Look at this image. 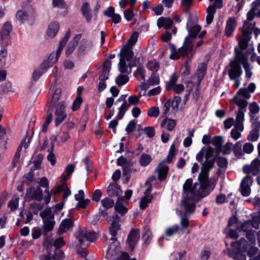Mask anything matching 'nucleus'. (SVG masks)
<instances>
[{"mask_svg":"<svg viewBox=\"0 0 260 260\" xmlns=\"http://www.w3.org/2000/svg\"><path fill=\"white\" fill-rule=\"evenodd\" d=\"M70 36V30H68L66 32L64 36L59 42L57 50L55 52H52L48 56L47 59L42 63V64L48 69L52 67L53 65L57 62L60 56L61 53L63 48L68 41Z\"/></svg>","mask_w":260,"mask_h":260,"instance_id":"6e6552de","label":"nucleus"},{"mask_svg":"<svg viewBox=\"0 0 260 260\" xmlns=\"http://www.w3.org/2000/svg\"><path fill=\"white\" fill-rule=\"evenodd\" d=\"M36 12L35 8L31 6H29L26 10H19L17 11L15 17L17 20L21 22L28 21L33 22L36 17Z\"/></svg>","mask_w":260,"mask_h":260,"instance_id":"9d476101","label":"nucleus"},{"mask_svg":"<svg viewBox=\"0 0 260 260\" xmlns=\"http://www.w3.org/2000/svg\"><path fill=\"white\" fill-rule=\"evenodd\" d=\"M90 201L88 199L82 200L79 201L76 205L75 208L77 209H84L90 203Z\"/></svg>","mask_w":260,"mask_h":260,"instance_id":"69168bd1","label":"nucleus"},{"mask_svg":"<svg viewBox=\"0 0 260 260\" xmlns=\"http://www.w3.org/2000/svg\"><path fill=\"white\" fill-rule=\"evenodd\" d=\"M242 65L244 69L245 77L249 80L252 75V66L248 62V54H244L242 52Z\"/></svg>","mask_w":260,"mask_h":260,"instance_id":"aec40b11","label":"nucleus"},{"mask_svg":"<svg viewBox=\"0 0 260 260\" xmlns=\"http://www.w3.org/2000/svg\"><path fill=\"white\" fill-rule=\"evenodd\" d=\"M127 202L125 201L123 198L118 199L115 205L116 211L121 215L125 214L127 212V209L125 206Z\"/></svg>","mask_w":260,"mask_h":260,"instance_id":"cd10ccee","label":"nucleus"},{"mask_svg":"<svg viewBox=\"0 0 260 260\" xmlns=\"http://www.w3.org/2000/svg\"><path fill=\"white\" fill-rule=\"evenodd\" d=\"M151 161V157L149 154H143L140 158V163L142 166H146Z\"/></svg>","mask_w":260,"mask_h":260,"instance_id":"09e8293b","label":"nucleus"},{"mask_svg":"<svg viewBox=\"0 0 260 260\" xmlns=\"http://www.w3.org/2000/svg\"><path fill=\"white\" fill-rule=\"evenodd\" d=\"M165 161L166 159L160 162L156 169L158 173V178L160 181L164 180L168 173L169 168L165 164Z\"/></svg>","mask_w":260,"mask_h":260,"instance_id":"4be33fe9","label":"nucleus"},{"mask_svg":"<svg viewBox=\"0 0 260 260\" xmlns=\"http://www.w3.org/2000/svg\"><path fill=\"white\" fill-rule=\"evenodd\" d=\"M61 90L60 88H57L54 91L51 102L49 104V108L47 111L48 114L54 112L55 122L56 126H57L67 117L66 113V103L63 96L61 95Z\"/></svg>","mask_w":260,"mask_h":260,"instance_id":"39448f33","label":"nucleus"},{"mask_svg":"<svg viewBox=\"0 0 260 260\" xmlns=\"http://www.w3.org/2000/svg\"><path fill=\"white\" fill-rule=\"evenodd\" d=\"M26 197L30 200L41 201L43 197V191L40 187L30 188L27 190Z\"/></svg>","mask_w":260,"mask_h":260,"instance_id":"6ab92c4d","label":"nucleus"},{"mask_svg":"<svg viewBox=\"0 0 260 260\" xmlns=\"http://www.w3.org/2000/svg\"><path fill=\"white\" fill-rule=\"evenodd\" d=\"M159 83L160 79L159 76L155 74H152L147 82L146 83H143L141 86L143 89H147L149 86L157 85Z\"/></svg>","mask_w":260,"mask_h":260,"instance_id":"b1692460","label":"nucleus"},{"mask_svg":"<svg viewBox=\"0 0 260 260\" xmlns=\"http://www.w3.org/2000/svg\"><path fill=\"white\" fill-rule=\"evenodd\" d=\"M185 251H182L180 252H173L172 253L171 255L173 257L172 260H182L183 257H184Z\"/></svg>","mask_w":260,"mask_h":260,"instance_id":"774afa93","label":"nucleus"},{"mask_svg":"<svg viewBox=\"0 0 260 260\" xmlns=\"http://www.w3.org/2000/svg\"><path fill=\"white\" fill-rule=\"evenodd\" d=\"M242 142L239 141L233 146V152L236 156L240 157L243 155V149H242Z\"/></svg>","mask_w":260,"mask_h":260,"instance_id":"79ce46f5","label":"nucleus"},{"mask_svg":"<svg viewBox=\"0 0 260 260\" xmlns=\"http://www.w3.org/2000/svg\"><path fill=\"white\" fill-rule=\"evenodd\" d=\"M59 28L60 25L58 22L55 21L50 23L46 31L47 37L49 38H54L56 36Z\"/></svg>","mask_w":260,"mask_h":260,"instance_id":"5701e85b","label":"nucleus"},{"mask_svg":"<svg viewBox=\"0 0 260 260\" xmlns=\"http://www.w3.org/2000/svg\"><path fill=\"white\" fill-rule=\"evenodd\" d=\"M236 20L235 18L230 17L227 20L225 30L226 36H231L236 27Z\"/></svg>","mask_w":260,"mask_h":260,"instance_id":"393cba45","label":"nucleus"},{"mask_svg":"<svg viewBox=\"0 0 260 260\" xmlns=\"http://www.w3.org/2000/svg\"><path fill=\"white\" fill-rule=\"evenodd\" d=\"M161 91L160 86H158L154 88L149 90L147 93V95L148 96H152L159 94Z\"/></svg>","mask_w":260,"mask_h":260,"instance_id":"e2e57ef3","label":"nucleus"},{"mask_svg":"<svg viewBox=\"0 0 260 260\" xmlns=\"http://www.w3.org/2000/svg\"><path fill=\"white\" fill-rule=\"evenodd\" d=\"M149 70L157 72L159 69V63L156 60H149L147 65Z\"/></svg>","mask_w":260,"mask_h":260,"instance_id":"de8ad7c7","label":"nucleus"},{"mask_svg":"<svg viewBox=\"0 0 260 260\" xmlns=\"http://www.w3.org/2000/svg\"><path fill=\"white\" fill-rule=\"evenodd\" d=\"M213 149L210 146L203 147L196 155V159L201 162V172L199 175V183L192 185L190 179L183 184L182 207L186 213H192L196 208V203L201 198L208 195L212 189L209 185L208 172L213 167L215 158L213 157Z\"/></svg>","mask_w":260,"mask_h":260,"instance_id":"f257e3e1","label":"nucleus"},{"mask_svg":"<svg viewBox=\"0 0 260 260\" xmlns=\"http://www.w3.org/2000/svg\"><path fill=\"white\" fill-rule=\"evenodd\" d=\"M181 103V98L178 96H175L173 100L171 101V105L172 109L171 113L173 115H175L176 113L179 110V106Z\"/></svg>","mask_w":260,"mask_h":260,"instance_id":"72a5a7b5","label":"nucleus"},{"mask_svg":"<svg viewBox=\"0 0 260 260\" xmlns=\"http://www.w3.org/2000/svg\"><path fill=\"white\" fill-rule=\"evenodd\" d=\"M77 238L80 243L87 246L89 243L86 242H93L97 238V236L95 232L84 229L79 231L78 235H77Z\"/></svg>","mask_w":260,"mask_h":260,"instance_id":"ddd939ff","label":"nucleus"},{"mask_svg":"<svg viewBox=\"0 0 260 260\" xmlns=\"http://www.w3.org/2000/svg\"><path fill=\"white\" fill-rule=\"evenodd\" d=\"M252 183V178L249 176L244 177L241 183V192L243 196H248L251 192L250 186Z\"/></svg>","mask_w":260,"mask_h":260,"instance_id":"a211bd4d","label":"nucleus"},{"mask_svg":"<svg viewBox=\"0 0 260 260\" xmlns=\"http://www.w3.org/2000/svg\"><path fill=\"white\" fill-rule=\"evenodd\" d=\"M29 142H30V138H25V139L21 142L17 151L16 152V153L15 154L14 159V162H13V165L14 164L15 161L18 160V159L20 157V153L19 152V149L21 148L22 147H24V149H27L29 146Z\"/></svg>","mask_w":260,"mask_h":260,"instance_id":"37998d69","label":"nucleus"},{"mask_svg":"<svg viewBox=\"0 0 260 260\" xmlns=\"http://www.w3.org/2000/svg\"><path fill=\"white\" fill-rule=\"evenodd\" d=\"M61 192L63 193L64 199L68 198L71 194V190L66 185L58 186L54 190V193H58Z\"/></svg>","mask_w":260,"mask_h":260,"instance_id":"a19ab883","label":"nucleus"},{"mask_svg":"<svg viewBox=\"0 0 260 260\" xmlns=\"http://www.w3.org/2000/svg\"><path fill=\"white\" fill-rule=\"evenodd\" d=\"M186 26L188 35L185 38L184 43L179 51L183 56L190 60L194 54L192 43L200 31L201 27L197 24H194L191 20L188 21Z\"/></svg>","mask_w":260,"mask_h":260,"instance_id":"423d86ee","label":"nucleus"},{"mask_svg":"<svg viewBox=\"0 0 260 260\" xmlns=\"http://www.w3.org/2000/svg\"><path fill=\"white\" fill-rule=\"evenodd\" d=\"M243 129V126L240 125H235V127L233 128L231 132V137L235 140H237L241 137V133Z\"/></svg>","mask_w":260,"mask_h":260,"instance_id":"58836bf2","label":"nucleus"},{"mask_svg":"<svg viewBox=\"0 0 260 260\" xmlns=\"http://www.w3.org/2000/svg\"><path fill=\"white\" fill-rule=\"evenodd\" d=\"M256 88L254 83H250L247 88L242 87L240 88L236 95L234 97L233 101L238 107H246L248 104L246 100L251 97V93H253Z\"/></svg>","mask_w":260,"mask_h":260,"instance_id":"1a4fd4ad","label":"nucleus"},{"mask_svg":"<svg viewBox=\"0 0 260 260\" xmlns=\"http://www.w3.org/2000/svg\"><path fill=\"white\" fill-rule=\"evenodd\" d=\"M81 11L83 15L85 18L87 22H90L92 18V14L91 13L89 6L88 3L85 2L81 7Z\"/></svg>","mask_w":260,"mask_h":260,"instance_id":"2f4dec72","label":"nucleus"},{"mask_svg":"<svg viewBox=\"0 0 260 260\" xmlns=\"http://www.w3.org/2000/svg\"><path fill=\"white\" fill-rule=\"evenodd\" d=\"M40 216L43 218V228L45 232L51 231L54 225L53 220L54 215L50 208H47L40 213Z\"/></svg>","mask_w":260,"mask_h":260,"instance_id":"f8f14e48","label":"nucleus"},{"mask_svg":"<svg viewBox=\"0 0 260 260\" xmlns=\"http://www.w3.org/2000/svg\"><path fill=\"white\" fill-rule=\"evenodd\" d=\"M250 31L244 26L242 31V36L239 40V45L240 51L235 49L236 55L235 59L230 63V69L228 74L231 79H236L242 75L243 71L241 67L242 65V51L246 47L248 48L249 53L254 50V47L251 44H248L250 40Z\"/></svg>","mask_w":260,"mask_h":260,"instance_id":"7ed1b4c3","label":"nucleus"},{"mask_svg":"<svg viewBox=\"0 0 260 260\" xmlns=\"http://www.w3.org/2000/svg\"><path fill=\"white\" fill-rule=\"evenodd\" d=\"M177 80L178 77L175 75H172L170 80L167 83V90L173 89L176 94H179L182 92L184 89V86L182 84H176Z\"/></svg>","mask_w":260,"mask_h":260,"instance_id":"dca6fc26","label":"nucleus"},{"mask_svg":"<svg viewBox=\"0 0 260 260\" xmlns=\"http://www.w3.org/2000/svg\"><path fill=\"white\" fill-rule=\"evenodd\" d=\"M7 51L4 47L0 50V66H4L6 64V58L7 57Z\"/></svg>","mask_w":260,"mask_h":260,"instance_id":"603ef678","label":"nucleus"},{"mask_svg":"<svg viewBox=\"0 0 260 260\" xmlns=\"http://www.w3.org/2000/svg\"><path fill=\"white\" fill-rule=\"evenodd\" d=\"M107 191L110 196H118L121 192L119 186L115 183L110 184L107 188Z\"/></svg>","mask_w":260,"mask_h":260,"instance_id":"f704fd0d","label":"nucleus"},{"mask_svg":"<svg viewBox=\"0 0 260 260\" xmlns=\"http://www.w3.org/2000/svg\"><path fill=\"white\" fill-rule=\"evenodd\" d=\"M249 110L250 111L249 115L253 119L256 120L258 117L256 114L259 112V107L255 102L251 103L249 106Z\"/></svg>","mask_w":260,"mask_h":260,"instance_id":"e433bc0d","label":"nucleus"},{"mask_svg":"<svg viewBox=\"0 0 260 260\" xmlns=\"http://www.w3.org/2000/svg\"><path fill=\"white\" fill-rule=\"evenodd\" d=\"M82 101H83L81 96L79 94L78 95L73 102L72 106L73 110L76 111L78 110L79 108L80 105L82 103Z\"/></svg>","mask_w":260,"mask_h":260,"instance_id":"052dcab7","label":"nucleus"},{"mask_svg":"<svg viewBox=\"0 0 260 260\" xmlns=\"http://www.w3.org/2000/svg\"><path fill=\"white\" fill-rule=\"evenodd\" d=\"M152 197L150 194H146L143 197L141 200L140 203V207L141 209L144 210L148 206V204L151 202Z\"/></svg>","mask_w":260,"mask_h":260,"instance_id":"c03bdc74","label":"nucleus"},{"mask_svg":"<svg viewBox=\"0 0 260 260\" xmlns=\"http://www.w3.org/2000/svg\"><path fill=\"white\" fill-rule=\"evenodd\" d=\"M259 138V131L257 129H253L248 135L247 139L250 141H255Z\"/></svg>","mask_w":260,"mask_h":260,"instance_id":"5fc2aeb1","label":"nucleus"},{"mask_svg":"<svg viewBox=\"0 0 260 260\" xmlns=\"http://www.w3.org/2000/svg\"><path fill=\"white\" fill-rule=\"evenodd\" d=\"M235 250H236V252H235L234 250H229L228 254L229 256L233 257L235 259L234 260H246V257L245 254H243V252H240L239 251V249L238 248V247L237 245H236L235 247H233Z\"/></svg>","mask_w":260,"mask_h":260,"instance_id":"c756f323","label":"nucleus"},{"mask_svg":"<svg viewBox=\"0 0 260 260\" xmlns=\"http://www.w3.org/2000/svg\"><path fill=\"white\" fill-rule=\"evenodd\" d=\"M128 81V78L127 75L120 74L115 80V82L119 86H122L125 84Z\"/></svg>","mask_w":260,"mask_h":260,"instance_id":"3c124183","label":"nucleus"},{"mask_svg":"<svg viewBox=\"0 0 260 260\" xmlns=\"http://www.w3.org/2000/svg\"><path fill=\"white\" fill-rule=\"evenodd\" d=\"M52 3L54 7L60 9H67L68 7V5L64 0H52Z\"/></svg>","mask_w":260,"mask_h":260,"instance_id":"864d4df0","label":"nucleus"},{"mask_svg":"<svg viewBox=\"0 0 260 260\" xmlns=\"http://www.w3.org/2000/svg\"><path fill=\"white\" fill-rule=\"evenodd\" d=\"M170 58L174 60H177L179 58V54L182 55L179 52V49L177 50L175 46L173 44L170 45Z\"/></svg>","mask_w":260,"mask_h":260,"instance_id":"a18cd8bd","label":"nucleus"},{"mask_svg":"<svg viewBox=\"0 0 260 260\" xmlns=\"http://www.w3.org/2000/svg\"><path fill=\"white\" fill-rule=\"evenodd\" d=\"M183 231L179 225H174L166 229L165 234L168 237H172L177 233L182 234Z\"/></svg>","mask_w":260,"mask_h":260,"instance_id":"4c0bfd02","label":"nucleus"},{"mask_svg":"<svg viewBox=\"0 0 260 260\" xmlns=\"http://www.w3.org/2000/svg\"><path fill=\"white\" fill-rule=\"evenodd\" d=\"M140 238L139 232L138 230H133L128 236L126 244L131 249H133L136 243Z\"/></svg>","mask_w":260,"mask_h":260,"instance_id":"412c9836","label":"nucleus"},{"mask_svg":"<svg viewBox=\"0 0 260 260\" xmlns=\"http://www.w3.org/2000/svg\"><path fill=\"white\" fill-rule=\"evenodd\" d=\"M53 246L55 247L56 250L55 255L51 257L50 252H48V255H42L40 256L41 260H63L64 257V253L59 248L64 245L63 239L59 238L53 242Z\"/></svg>","mask_w":260,"mask_h":260,"instance_id":"9b49d317","label":"nucleus"},{"mask_svg":"<svg viewBox=\"0 0 260 260\" xmlns=\"http://www.w3.org/2000/svg\"><path fill=\"white\" fill-rule=\"evenodd\" d=\"M133 170V168L132 164L123 167V175L125 176L127 181L129 180Z\"/></svg>","mask_w":260,"mask_h":260,"instance_id":"8fccbe9b","label":"nucleus"},{"mask_svg":"<svg viewBox=\"0 0 260 260\" xmlns=\"http://www.w3.org/2000/svg\"><path fill=\"white\" fill-rule=\"evenodd\" d=\"M258 229L260 227V212L253 216L251 221H247L241 225L239 228L237 226V230L239 231H243L246 232V237L250 244L244 239H241L238 242H233L231 244L232 247L237 246L239 251L242 252H247L250 256L249 260H260V251L256 247H253L251 244H253L254 231L251 230V228Z\"/></svg>","mask_w":260,"mask_h":260,"instance_id":"f03ea898","label":"nucleus"},{"mask_svg":"<svg viewBox=\"0 0 260 260\" xmlns=\"http://www.w3.org/2000/svg\"><path fill=\"white\" fill-rule=\"evenodd\" d=\"M172 24V20L170 18L160 17L157 21V25L159 28L165 27L169 28Z\"/></svg>","mask_w":260,"mask_h":260,"instance_id":"c9c22d12","label":"nucleus"},{"mask_svg":"<svg viewBox=\"0 0 260 260\" xmlns=\"http://www.w3.org/2000/svg\"><path fill=\"white\" fill-rule=\"evenodd\" d=\"M75 165L73 164L69 165L64 171V173L61 175V178L63 180H67L69 176L74 172L75 169Z\"/></svg>","mask_w":260,"mask_h":260,"instance_id":"49530a36","label":"nucleus"},{"mask_svg":"<svg viewBox=\"0 0 260 260\" xmlns=\"http://www.w3.org/2000/svg\"><path fill=\"white\" fill-rule=\"evenodd\" d=\"M233 145L232 143L228 142L222 148L221 151L224 154H230L233 150Z\"/></svg>","mask_w":260,"mask_h":260,"instance_id":"bf43d9fd","label":"nucleus"},{"mask_svg":"<svg viewBox=\"0 0 260 260\" xmlns=\"http://www.w3.org/2000/svg\"><path fill=\"white\" fill-rule=\"evenodd\" d=\"M176 124L177 122L175 120L170 118H165L161 121L160 126L169 131H172L176 126Z\"/></svg>","mask_w":260,"mask_h":260,"instance_id":"bb28decb","label":"nucleus"},{"mask_svg":"<svg viewBox=\"0 0 260 260\" xmlns=\"http://www.w3.org/2000/svg\"><path fill=\"white\" fill-rule=\"evenodd\" d=\"M119 217L116 215L113 216V221L112 222L111 226L109 228L110 234L112 237L110 239V245L107 250V257L111 258L115 256L118 254V243L116 242V238L115 236L117 234V232L120 229V225L117 222Z\"/></svg>","mask_w":260,"mask_h":260,"instance_id":"0eeeda50","label":"nucleus"},{"mask_svg":"<svg viewBox=\"0 0 260 260\" xmlns=\"http://www.w3.org/2000/svg\"><path fill=\"white\" fill-rule=\"evenodd\" d=\"M239 107V109L237 112L235 125H240L241 126H243L242 122L244 119V113L246 111V107Z\"/></svg>","mask_w":260,"mask_h":260,"instance_id":"ea45409f","label":"nucleus"},{"mask_svg":"<svg viewBox=\"0 0 260 260\" xmlns=\"http://www.w3.org/2000/svg\"><path fill=\"white\" fill-rule=\"evenodd\" d=\"M206 70V64L204 63H202L198 66L197 70V75L199 76V78L202 79L205 75V71Z\"/></svg>","mask_w":260,"mask_h":260,"instance_id":"4d7b16f0","label":"nucleus"},{"mask_svg":"<svg viewBox=\"0 0 260 260\" xmlns=\"http://www.w3.org/2000/svg\"><path fill=\"white\" fill-rule=\"evenodd\" d=\"M138 36L139 34L137 32H134L128 40L127 44L120 51L119 71L121 73L131 72V69L136 66L139 61L138 58L134 57L132 49V46L137 41Z\"/></svg>","mask_w":260,"mask_h":260,"instance_id":"20e7f679","label":"nucleus"},{"mask_svg":"<svg viewBox=\"0 0 260 260\" xmlns=\"http://www.w3.org/2000/svg\"><path fill=\"white\" fill-rule=\"evenodd\" d=\"M48 70L42 63L36 70L32 74V79L37 81Z\"/></svg>","mask_w":260,"mask_h":260,"instance_id":"473e14b6","label":"nucleus"},{"mask_svg":"<svg viewBox=\"0 0 260 260\" xmlns=\"http://www.w3.org/2000/svg\"><path fill=\"white\" fill-rule=\"evenodd\" d=\"M175 154V146L174 144H173L170 148L169 152L167 158L166 160V161L170 163L173 160V157L174 156Z\"/></svg>","mask_w":260,"mask_h":260,"instance_id":"680f3d73","label":"nucleus"},{"mask_svg":"<svg viewBox=\"0 0 260 260\" xmlns=\"http://www.w3.org/2000/svg\"><path fill=\"white\" fill-rule=\"evenodd\" d=\"M253 145L250 143H246L243 146V153H251L253 151Z\"/></svg>","mask_w":260,"mask_h":260,"instance_id":"338daca9","label":"nucleus"},{"mask_svg":"<svg viewBox=\"0 0 260 260\" xmlns=\"http://www.w3.org/2000/svg\"><path fill=\"white\" fill-rule=\"evenodd\" d=\"M81 35L78 34L74 37L73 40L69 43L66 50V56H69L73 53L77 46L79 40L81 39Z\"/></svg>","mask_w":260,"mask_h":260,"instance_id":"a878e982","label":"nucleus"},{"mask_svg":"<svg viewBox=\"0 0 260 260\" xmlns=\"http://www.w3.org/2000/svg\"><path fill=\"white\" fill-rule=\"evenodd\" d=\"M209 1L211 3H213V4L209 6L207 9L206 22L208 24L212 22L214 15L216 13L217 9L221 8L222 7V0Z\"/></svg>","mask_w":260,"mask_h":260,"instance_id":"4468645a","label":"nucleus"},{"mask_svg":"<svg viewBox=\"0 0 260 260\" xmlns=\"http://www.w3.org/2000/svg\"><path fill=\"white\" fill-rule=\"evenodd\" d=\"M159 114V108L157 107H151L147 112V115L152 117H157Z\"/></svg>","mask_w":260,"mask_h":260,"instance_id":"13d9d810","label":"nucleus"},{"mask_svg":"<svg viewBox=\"0 0 260 260\" xmlns=\"http://www.w3.org/2000/svg\"><path fill=\"white\" fill-rule=\"evenodd\" d=\"M125 96L124 95H121L118 99V101L121 102L123 101V104L119 108V113L117 115V117L118 119H122L123 116L125 114V112L126 111L129 105L127 104L125 101Z\"/></svg>","mask_w":260,"mask_h":260,"instance_id":"7c9ffc66","label":"nucleus"},{"mask_svg":"<svg viewBox=\"0 0 260 260\" xmlns=\"http://www.w3.org/2000/svg\"><path fill=\"white\" fill-rule=\"evenodd\" d=\"M73 226V221L71 218L63 220L59 226V233L60 234L69 230Z\"/></svg>","mask_w":260,"mask_h":260,"instance_id":"c85d7f7f","label":"nucleus"},{"mask_svg":"<svg viewBox=\"0 0 260 260\" xmlns=\"http://www.w3.org/2000/svg\"><path fill=\"white\" fill-rule=\"evenodd\" d=\"M52 117H53V115L51 113L48 114L47 115V116H46V119H45V122L43 124V128H42V131L44 133L46 132L47 128H48V126L52 119Z\"/></svg>","mask_w":260,"mask_h":260,"instance_id":"0e129e2a","label":"nucleus"},{"mask_svg":"<svg viewBox=\"0 0 260 260\" xmlns=\"http://www.w3.org/2000/svg\"><path fill=\"white\" fill-rule=\"evenodd\" d=\"M102 206L105 209H109L113 207L114 202L113 200L106 198L101 201Z\"/></svg>","mask_w":260,"mask_h":260,"instance_id":"6e6d98bb","label":"nucleus"},{"mask_svg":"<svg viewBox=\"0 0 260 260\" xmlns=\"http://www.w3.org/2000/svg\"><path fill=\"white\" fill-rule=\"evenodd\" d=\"M12 26L10 22H6L4 23L0 30L1 43L6 46L10 41V34L12 30Z\"/></svg>","mask_w":260,"mask_h":260,"instance_id":"2eb2a0df","label":"nucleus"},{"mask_svg":"<svg viewBox=\"0 0 260 260\" xmlns=\"http://www.w3.org/2000/svg\"><path fill=\"white\" fill-rule=\"evenodd\" d=\"M243 172L247 174H252L253 175H257L260 171V160L256 158L249 165H245L243 168Z\"/></svg>","mask_w":260,"mask_h":260,"instance_id":"f3484780","label":"nucleus"}]
</instances>
